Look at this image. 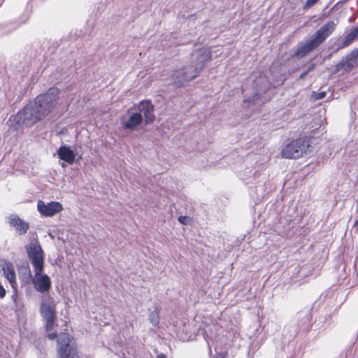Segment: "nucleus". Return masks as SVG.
<instances>
[{"label":"nucleus","instance_id":"obj_1","mask_svg":"<svg viewBox=\"0 0 358 358\" xmlns=\"http://www.w3.org/2000/svg\"><path fill=\"white\" fill-rule=\"evenodd\" d=\"M59 90L51 87L46 92L38 95L34 101L9 119L15 130L23 126L31 127L52 113L57 104Z\"/></svg>","mask_w":358,"mask_h":358},{"label":"nucleus","instance_id":"obj_2","mask_svg":"<svg viewBox=\"0 0 358 358\" xmlns=\"http://www.w3.org/2000/svg\"><path fill=\"white\" fill-rule=\"evenodd\" d=\"M27 257L34 267V276L32 284L34 289L45 294L51 289V280L47 274H42L44 269L45 254L38 241L31 242L26 246Z\"/></svg>","mask_w":358,"mask_h":358},{"label":"nucleus","instance_id":"obj_3","mask_svg":"<svg viewBox=\"0 0 358 358\" xmlns=\"http://www.w3.org/2000/svg\"><path fill=\"white\" fill-rule=\"evenodd\" d=\"M211 59L208 48L196 50L192 54V62L189 66L177 69L172 75L173 84L176 87H182L185 83L195 78Z\"/></svg>","mask_w":358,"mask_h":358},{"label":"nucleus","instance_id":"obj_4","mask_svg":"<svg viewBox=\"0 0 358 358\" xmlns=\"http://www.w3.org/2000/svg\"><path fill=\"white\" fill-rule=\"evenodd\" d=\"M336 25L337 23L334 21H329L322 25L310 40L297 45L292 56L302 58L315 50L334 32Z\"/></svg>","mask_w":358,"mask_h":358},{"label":"nucleus","instance_id":"obj_5","mask_svg":"<svg viewBox=\"0 0 358 358\" xmlns=\"http://www.w3.org/2000/svg\"><path fill=\"white\" fill-rule=\"evenodd\" d=\"M138 110V112L132 113L128 120L123 122V127L125 129L134 130L143 122V117L145 118V124L153 122L155 115L153 114V106L151 102H141Z\"/></svg>","mask_w":358,"mask_h":358},{"label":"nucleus","instance_id":"obj_6","mask_svg":"<svg viewBox=\"0 0 358 358\" xmlns=\"http://www.w3.org/2000/svg\"><path fill=\"white\" fill-rule=\"evenodd\" d=\"M40 313L45 321L46 330L51 331L56 319V303L49 294H44L41 296Z\"/></svg>","mask_w":358,"mask_h":358},{"label":"nucleus","instance_id":"obj_7","mask_svg":"<svg viewBox=\"0 0 358 358\" xmlns=\"http://www.w3.org/2000/svg\"><path fill=\"white\" fill-rule=\"evenodd\" d=\"M308 142L304 138H298L287 143L281 150V156L285 159H296L310 152Z\"/></svg>","mask_w":358,"mask_h":358},{"label":"nucleus","instance_id":"obj_8","mask_svg":"<svg viewBox=\"0 0 358 358\" xmlns=\"http://www.w3.org/2000/svg\"><path fill=\"white\" fill-rule=\"evenodd\" d=\"M58 353L60 358H78L73 338L67 333H61L57 338Z\"/></svg>","mask_w":358,"mask_h":358},{"label":"nucleus","instance_id":"obj_9","mask_svg":"<svg viewBox=\"0 0 358 358\" xmlns=\"http://www.w3.org/2000/svg\"><path fill=\"white\" fill-rule=\"evenodd\" d=\"M38 211L42 216L52 217L63 210L62 205L57 201L45 203L39 200L37 203Z\"/></svg>","mask_w":358,"mask_h":358},{"label":"nucleus","instance_id":"obj_10","mask_svg":"<svg viewBox=\"0 0 358 358\" xmlns=\"http://www.w3.org/2000/svg\"><path fill=\"white\" fill-rule=\"evenodd\" d=\"M255 85L257 92L251 97L245 99V102L252 103L259 100L260 93L266 92L268 89V83L266 78L264 76H259L255 81Z\"/></svg>","mask_w":358,"mask_h":358},{"label":"nucleus","instance_id":"obj_11","mask_svg":"<svg viewBox=\"0 0 358 358\" xmlns=\"http://www.w3.org/2000/svg\"><path fill=\"white\" fill-rule=\"evenodd\" d=\"M8 222L10 227H13L20 235L25 234L29 228V222L22 220L15 214L9 216Z\"/></svg>","mask_w":358,"mask_h":358},{"label":"nucleus","instance_id":"obj_12","mask_svg":"<svg viewBox=\"0 0 358 358\" xmlns=\"http://www.w3.org/2000/svg\"><path fill=\"white\" fill-rule=\"evenodd\" d=\"M57 155L60 159L67 162L69 164H72L75 160V154L72 150H71L66 145H62L57 150Z\"/></svg>","mask_w":358,"mask_h":358},{"label":"nucleus","instance_id":"obj_13","mask_svg":"<svg viewBox=\"0 0 358 358\" xmlns=\"http://www.w3.org/2000/svg\"><path fill=\"white\" fill-rule=\"evenodd\" d=\"M2 271L5 278L9 281L11 286L16 282V275L13 265L10 262H4L1 264Z\"/></svg>","mask_w":358,"mask_h":358},{"label":"nucleus","instance_id":"obj_14","mask_svg":"<svg viewBox=\"0 0 358 358\" xmlns=\"http://www.w3.org/2000/svg\"><path fill=\"white\" fill-rule=\"evenodd\" d=\"M357 55L355 53V51L352 52L349 55L345 57V60L343 62H341L337 65V69L339 70H345V71H350L356 64V58Z\"/></svg>","mask_w":358,"mask_h":358},{"label":"nucleus","instance_id":"obj_15","mask_svg":"<svg viewBox=\"0 0 358 358\" xmlns=\"http://www.w3.org/2000/svg\"><path fill=\"white\" fill-rule=\"evenodd\" d=\"M356 39H358V26L345 36L341 47L345 48L348 46Z\"/></svg>","mask_w":358,"mask_h":358},{"label":"nucleus","instance_id":"obj_16","mask_svg":"<svg viewBox=\"0 0 358 358\" xmlns=\"http://www.w3.org/2000/svg\"><path fill=\"white\" fill-rule=\"evenodd\" d=\"M149 320L150 323L155 327H157L159 324V310L157 307H155V309L149 314Z\"/></svg>","mask_w":358,"mask_h":358},{"label":"nucleus","instance_id":"obj_17","mask_svg":"<svg viewBox=\"0 0 358 358\" xmlns=\"http://www.w3.org/2000/svg\"><path fill=\"white\" fill-rule=\"evenodd\" d=\"M319 0H306L303 9H308L314 6Z\"/></svg>","mask_w":358,"mask_h":358},{"label":"nucleus","instance_id":"obj_18","mask_svg":"<svg viewBox=\"0 0 358 358\" xmlns=\"http://www.w3.org/2000/svg\"><path fill=\"white\" fill-rule=\"evenodd\" d=\"M325 96H326V92H318V93H315L313 95L315 99H316V100L322 99L324 98Z\"/></svg>","mask_w":358,"mask_h":358},{"label":"nucleus","instance_id":"obj_19","mask_svg":"<svg viewBox=\"0 0 358 358\" xmlns=\"http://www.w3.org/2000/svg\"><path fill=\"white\" fill-rule=\"evenodd\" d=\"M189 218L187 216H180L178 217V221L183 224H186Z\"/></svg>","mask_w":358,"mask_h":358},{"label":"nucleus","instance_id":"obj_20","mask_svg":"<svg viewBox=\"0 0 358 358\" xmlns=\"http://www.w3.org/2000/svg\"><path fill=\"white\" fill-rule=\"evenodd\" d=\"M6 294V289L3 288V287L0 284V298L3 299L5 297Z\"/></svg>","mask_w":358,"mask_h":358},{"label":"nucleus","instance_id":"obj_21","mask_svg":"<svg viewBox=\"0 0 358 358\" xmlns=\"http://www.w3.org/2000/svg\"><path fill=\"white\" fill-rule=\"evenodd\" d=\"M47 336L50 340H54L55 338H57V335L56 333H51L48 334Z\"/></svg>","mask_w":358,"mask_h":358},{"label":"nucleus","instance_id":"obj_22","mask_svg":"<svg viewBox=\"0 0 358 358\" xmlns=\"http://www.w3.org/2000/svg\"><path fill=\"white\" fill-rule=\"evenodd\" d=\"M157 358H166V356L163 353H159L157 355Z\"/></svg>","mask_w":358,"mask_h":358},{"label":"nucleus","instance_id":"obj_23","mask_svg":"<svg viewBox=\"0 0 358 358\" xmlns=\"http://www.w3.org/2000/svg\"><path fill=\"white\" fill-rule=\"evenodd\" d=\"M307 73L304 72L300 76V78H303L306 76Z\"/></svg>","mask_w":358,"mask_h":358},{"label":"nucleus","instance_id":"obj_24","mask_svg":"<svg viewBox=\"0 0 358 358\" xmlns=\"http://www.w3.org/2000/svg\"><path fill=\"white\" fill-rule=\"evenodd\" d=\"M355 224L357 227V228L358 229V220L355 222Z\"/></svg>","mask_w":358,"mask_h":358},{"label":"nucleus","instance_id":"obj_25","mask_svg":"<svg viewBox=\"0 0 358 358\" xmlns=\"http://www.w3.org/2000/svg\"><path fill=\"white\" fill-rule=\"evenodd\" d=\"M209 354L211 355V349L210 347H209Z\"/></svg>","mask_w":358,"mask_h":358},{"label":"nucleus","instance_id":"obj_26","mask_svg":"<svg viewBox=\"0 0 358 358\" xmlns=\"http://www.w3.org/2000/svg\"><path fill=\"white\" fill-rule=\"evenodd\" d=\"M355 53L357 54V55H358V49L355 51Z\"/></svg>","mask_w":358,"mask_h":358}]
</instances>
